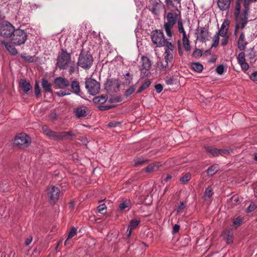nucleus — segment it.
Listing matches in <instances>:
<instances>
[{"label": "nucleus", "mask_w": 257, "mask_h": 257, "mask_svg": "<svg viewBox=\"0 0 257 257\" xmlns=\"http://www.w3.org/2000/svg\"><path fill=\"white\" fill-rule=\"evenodd\" d=\"M174 10H172L170 12L167 13L165 18L166 21L164 24V29L165 31L167 36L169 37L172 36V29L174 25L178 21L181 20V12L178 9L177 7L174 8Z\"/></svg>", "instance_id": "1"}, {"label": "nucleus", "mask_w": 257, "mask_h": 257, "mask_svg": "<svg viewBox=\"0 0 257 257\" xmlns=\"http://www.w3.org/2000/svg\"><path fill=\"white\" fill-rule=\"evenodd\" d=\"M71 61L70 54L66 50L62 49L58 54L56 65L60 70L66 69Z\"/></svg>", "instance_id": "2"}, {"label": "nucleus", "mask_w": 257, "mask_h": 257, "mask_svg": "<svg viewBox=\"0 0 257 257\" xmlns=\"http://www.w3.org/2000/svg\"><path fill=\"white\" fill-rule=\"evenodd\" d=\"M93 62L92 55L88 53L82 52L79 57L78 65L84 69L89 68Z\"/></svg>", "instance_id": "3"}, {"label": "nucleus", "mask_w": 257, "mask_h": 257, "mask_svg": "<svg viewBox=\"0 0 257 257\" xmlns=\"http://www.w3.org/2000/svg\"><path fill=\"white\" fill-rule=\"evenodd\" d=\"M85 88L89 94L95 95L99 92L100 84L95 79L89 78L85 81Z\"/></svg>", "instance_id": "4"}, {"label": "nucleus", "mask_w": 257, "mask_h": 257, "mask_svg": "<svg viewBox=\"0 0 257 257\" xmlns=\"http://www.w3.org/2000/svg\"><path fill=\"white\" fill-rule=\"evenodd\" d=\"M27 39V35L24 30H15L12 38V41L15 45L24 44Z\"/></svg>", "instance_id": "5"}, {"label": "nucleus", "mask_w": 257, "mask_h": 257, "mask_svg": "<svg viewBox=\"0 0 257 257\" xmlns=\"http://www.w3.org/2000/svg\"><path fill=\"white\" fill-rule=\"evenodd\" d=\"M31 142L30 138L26 134L22 133L16 136L14 144L19 148H23L28 147Z\"/></svg>", "instance_id": "6"}, {"label": "nucleus", "mask_w": 257, "mask_h": 257, "mask_svg": "<svg viewBox=\"0 0 257 257\" xmlns=\"http://www.w3.org/2000/svg\"><path fill=\"white\" fill-rule=\"evenodd\" d=\"M15 30L14 26L7 21L2 22L0 25V35L4 37L11 36Z\"/></svg>", "instance_id": "7"}, {"label": "nucleus", "mask_w": 257, "mask_h": 257, "mask_svg": "<svg viewBox=\"0 0 257 257\" xmlns=\"http://www.w3.org/2000/svg\"><path fill=\"white\" fill-rule=\"evenodd\" d=\"M151 38L153 43L157 47L163 46L165 44L164 35L160 30H155L152 32Z\"/></svg>", "instance_id": "8"}, {"label": "nucleus", "mask_w": 257, "mask_h": 257, "mask_svg": "<svg viewBox=\"0 0 257 257\" xmlns=\"http://www.w3.org/2000/svg\"><path fill=\"white\" fill-rule=\"evenodd\" d=\"M47 194L51 202L54 203L60 197V191L57 187L51 186L48 188Z\"/></svg>", "instance_id": "9"}, {"label": "nucleus", "mask_w": 257, "mask_h": 257, "mask_svg": "<svg viewBox=\"0 0 257 257\" xmlns=\"http://www.w3.org/2000/svg\"><path fill=\"white\" fill-rule=\"evenodd\" d=\"M141 65H140V69L142 71V75L143 76L148 75L146 71L150 70L151 67V63L149 59L144 56L141 57Z\"/></svg>", "instance_id": "10"}, {"label": "nucleus", "mask_w": 257, "mask_h": 257, "mask_svg": "<svg viewBox=\"0 0 257 257\" xmlns=\"http://www.w3.org/2000/svg\"><path fill=\"white\" fill-rule=\"evenodd\" d=\"M195 34L197 39L202 42H205L210 36L208 30L204 27L198 28Z\"/></svg>", "instance_id": "11"}, {"label": "nucleus", "mask_w": 257, "mask_h": 257, "mask_svg": "<svg viewBox=\"0 0 257 257\" xmlns=\"http://www.w3.org/2000/svg\"><path fill=\"white\" fill-rule=\"evenodd\" d=\"M71 136L72 133L71 132H63L61 133H58L52 131V133L50 134L49 137L52 140L59 141Z\"/></svg>", "instance_id": "12"}, {"label": "nucleus", "mask_w": 257, "mask_h": 257, "mask_svg": "<svg viewBox=\"0 0 257 257\" xmlns=\"http://www.w3.org/2000/svg\"><path fill=\"white\" fill-rule=\"evenodd\" d=\"M237 62L243 70L246 71L249 68L248 64L245 62V54L244 52H240L237 57Z\"/></svg>", "instance_id": "13"}, {"label": "nucleus", "mask_w": 257, "mask_h": 257, "mask_svg": "<svg viewBox=\"0 0 257 257\" xmlns=\"http://www.w3.org/2000/svg\"><path fill=\"white\" fill-rule=\"evenodd\" d=\"M54 83L59 88L67 87L70 85L69 81L62 77L56 78L54 80Z\"/></svg>", "instance_id": "14"}, {"label": "nucleus", "mask_w": 257, "mask_h": 257, "mask_svg": "<svg viewBox=\"0 0 257 257\" xmlns=\"http://www.w3.org/2000/svg\"><path fill=\"white\" fill-rule=\"evenodd\" d=\"M232 0H218L217 6L220 10L228 11Z\"/></svg>", "instance_id": "15"}, {"label": "nucleus", "mask_w": 257, "mask_h": 257, "mask_svg": "<svg viewBox=\"0 0 257 257\" xmlns=\"http://www.w3.org/2000/svg\"><path fill=\"white\" fill-rule=\"evenodd\" d=\"M229 21L228 20H225L221 26L220 29L218 34V35L222 37L227 36V33L229 28Z\"/></svg>", "instance_id": "16"}, {"label": "nucleus", "mask_w": 257, "mask_h": 257, "mask_svg": "<svg viewBox=\"0 0 257 257\" xmlns=\"http://www.w3.org/2000/svg\"><path fill=\"white\" fill-rule=\"evenodd\" d=\"M222 236L227 243H231L233 242V234L231 229L224 230L222 232Z\"/></svg>", "instance_id": "17"}, {"label": "nucleus", "mask_w": 257, "mask_h": 257, "mask_svg": "<svg viewBox=\"0 0 257 257\" xmlns=\"http://www.w3.org/2000/svg\"><path fill=\"white\" fill-rule=\"evenodd\" d=\"M206 152L212 157H217L219 155V149H216L211 146H206L205 147Z\"/></svg>", "instance_id": "18"}, {"label": "nucleus", "mask_w": 257, "mask_h": 257, "mask_svg": "<svg viewBox=\"0 0 257 257\" xmlns=\"http://www.w3.org/2000/svg\"><path fill=\"white\" fill-rule=\"evenodd\" d=\"M247 43L245 40V37L243 33H241L238 40V48L242 51L245 49Z\"/></svg>", "instance_id": "19"}, {"label": "nucleus", "mask_w": 257, "mask_h": 257, "mask_svg": "<svg viewBox=\"0 0 257 257\" xmlns=\"http://www.w3.org/2000/svg\"><path fill=\"white\" fill-rule=\"evenodd\" d=\"M106 85V86L109 87L110 90H112L113 91H115V89H118L119 87L118 81L117 80L113 79L108 80Z\"/></svg>", "instance_id": "20"}, {"label": "nucleus", "mask_w": 257, "mask_h": 257, "mask_svg": "<svg viewBox=\"0 0 257 257\" xmlns=\"http://www.w3.org/2000/svg\"><path fill=\"white\" fill-rule=\"evenodd\" d=\"M1 43L5 45L6 48L7 49V50L9 52V53L11 54H12L13 55H15L18 53L17 49L12 44H9L7 42H5L4 41H2Z\"/></svg>", "instance_id": "21"}, {"label": "nucleus", "mask_w": 257, "mask_h": 257, "mask_svg": "<svg viewBox=\"0 0 257 257\" xmlns=\"http://www.w3.org/2000/svg\"><path fill=\"white\" fill-rule=\"evenodd\" d=\"M41 83L42 86L45 92L52 93V85L46 79H43Z\"/></svg>", "instance_id": "22"}, {"label": "nucleus", "mask_w": 257, "mask_h": 257, "mask_svg": "<svg viewBox=\"0 0 257 257\" xmlns=\"http://www.w3.org/2000/svg\"><path fill=\"white\" fill-rule=\"evenodd\" d=\"M173 58V55L170 52V50L166 49L164 53V59L165 62L168 63L170 64V66H172Z\"/></svg>", "instance_id": "23"}, {"label": "nucleus", "mask_w": 257, "mask_h": 257, "mask_svg": "<svg viewBox=\"0 0 257 257\" xmlns=\"http://www.w3.org/2000/svg\"><path fill=\"white\" fill-rule=\"evenodd\" d=\"M71 88L73 92L77 95H79L80 91L79 83L78 81L74 80L71 83Z\"/></svg>", "instance_id": "24"}, {"label": "nucleus", "mask_w": 257, "mask_h": 257, "mask_svg": "<svg viewBox=\"0 0 257 257\" xmlns=\"http://www.w3.org/2000/svg\"><path fill=\"white\" fill-rule=\"evenodd\" d=\"M20 85L25 93H27L32 88L30 83L25 79L21 80Z\"/></svg>", "instance_id": "25"}, {"label": "nucleus", "mask_w": 257, "mask_h": 257, "mask_svg": "<svg viewBox=\"0 0 257 257\" xmlns=\"http://www.w3.org/2000/svg\"><path fill=\"white\" fill-rule=\"evenodd\" d=\"M130 201L127 199L123 200L119 205V209L121 211L129 210Z\"/></svg>", "instance_id": "26"}, {"label": "nucleus", "mask_w": 257, "mask_h": 257, "mask_svg": "<svg viewBox=\"0 0 257 257\" xmlns=\"http://www.w3.org/2000/svg\"><path fill=\"white\" fill-rule=\"evenodd\" d=\"M68 68H69L68 72L70 74H72L74 72L77 71L78 68L77 65L74 61H71Z\"/></svg>", "instance_id": "27"}, {"label": "nucleus", "mask_w": 257, "mask_h": 257, "mask_svg": "<svg viewBox=\"0 0 257 257\" xmlns=\"http://www.w3.org/2000/svg\"><path fill=\"white\" fill-rule=\"evenodd\" d=\"M159 167V164L157 163H153L150 164L146 168V171L147 172H151L153 171H156L158 170Z\"/></svg>", "instance_id": "28"}, {"label": "nucleus", "mask_w": 257, "mask_h": 257, "mask_svg": "<svg viewBox=\"0 0 257 257\" xmlns=\"http://www.w3.org/2000/svg\"><path fill=\"white\" fill-rule=\"evenodd\" d=\"M75 114L77 117L81 118L86 115V111L82 107H78L75 110Z\"/></svg>", "instance_id": "29"}, {"label": "nucleus", "mask_w": 257, "mask_h": 257, "mask_svg": "<svg viewBox=\"0 0 257 257\" xmlns=\"http://www.w3.org/2000/svg\"><path fill=\"white\" fill-rule=\"evenodd\" d=\"M181 0H165V2L167 7L171 6L173 8L177 7L176 5H179L180 7Z\"/></svg>", "instance_id": "30"}, {"label": "nucleus", "mask_w": 257, "mask_h": 257, "mask_svg": "<svg viewBox=\"0 0 257 257\" xmlns=\"http://www.w3.org/2000/svg\"><path fill=\"white\" fill-rule=\"evenodd\" d=\"M76 231H77V229L74 227H73L71 228L70 232L68 233L67 238L66 240L65 241V245L69 244V242L68 240L69 239L72 238L73 236H74L76 234Z\"/></svg>", "instance_id": "31"}, {"label": "nucleus", "mask_w": 257, "mask_h": 257, "mask_svg": "<svg viewBox=\"0 0 257 257\" xmlns=\"http://www.w3.org/2000/svg\"><path fill=\"white\" fill-rule=\"evenodd\" d=\"M191 68L194 71L197 72H200L202 71L203 67L202 64L199 63H193L191 64Z\"/></svg>", "instance_id": "32"}, {"label": "nucleus", "mask_w": 257, "mask_h": 257, "mask_svg": "<svg viewBox=\"0 0 257 257\" xmlns=\"http://www.w3.org/2000/svg\"><path fill=\"white\" fill-rule=\"evenodd\" d=\"M140 222V219H134L131 220L128 226L129 228L132 230L135 229L139 225Z\"/></svg>", "instance_id": "33"}, {"label": "nucleus", "mask_w": 257, "mask_h": 257, "mask_svg": "<svg viewBox=\"0 0 257 257\" xmlns=\"http://www.w3.org/2000/svg\"><path fill=\"white\" fill-rule=\"evenodd\" d=\"M107 100V97L105 95L95 97L93 98V101L95 103H103Z\"/></svg>", "instance_id": "34"}, {"label": "nucleus", "mask_w": 257, "mask_h": 257, "mask_svg": "<svg viewBox=\"0 0 257 257\" xmlns=\"http://www.w3.org/2000/svg\"><path fill=\"white\" fill-rule=\"evenodd\" d=\"M21 57L25 61L29 62H34L36 61L35 57L27 55L26 53L22 54Z\"/></svg>", "instance_id": "35"}, {"label": "nucleus", "mask_w": 257, "mask_h": 257, "mask_svg": "<svg viewBox=\"0 0 257 257\" xmlns=\"http://www.w3.org/2000/svg\"><path fill=\"white\" fill-rule=\"evenodd\" d=\"M218 171V167L217 166L213 165L210 167L207 170L208 175L209 176H213Z\"/></svg>", "instance_id": "36"}, {"label": "nucleus", "mask_w": 257, "mask_h": 257, "mask_svg": "<svg viewBox=\"0 0 257 257\" xmlns=\"http://www.w3.org/2000/svg\"><path fill=\"white\" fill-rule=\"evenodd\" d=\"M189 38H187L184 40H182L183 47L185 50L187 51H189L191 50V47L190 45V41L189 40Z\"/></svg>", "instance_id": "37"}, {"label": "nucleus", "mask_w": 257, "mask_h": 257, "mask_svg": "<svg viewBox=\"0 0 257 257\" xmlns=\"http://www.w3.org/2000/svg\"><path fill=\"white\" fill-rule=\"evenodd\" d=\"M243 218L240 216L235 218L233 221V225L237 228L238 226L241 225L243 221Z\"/></svg>", "instance_id": "38"}, {"label": "nucleus", "mask_w": 257, "mask_h": 257, "mask_svg": "<svg viewBox=\"0 0 257 257\" xmlns=\"http://www.w3.org/2000/svg\"><path fill=\"white\" fill-rule=\"evenodd\" d=\"M191 179V175L189 173L186 174L180 179V181L183 184H186Z\"/></svg>", "instance_id": "39"}, {"label": "nucleus", "mask_w": 257, "mask_h": 257, "mask_svg": "<svg viewBox=\"0 0 257 257\" xmlns=\"http://www.w3.org/2000/svg\"><path fill=\"white\" fill-rule=\"evenodd\" d=\"M71 91L69 90H60L58 92H57L56 94L59 97H62L65 95H70L71 94Z\"/></svg>", "instance_id": "40"}, {"label": "nucleus", "mask_w": 257, "mask_h": 257, "mask_svg": "<svg viewBox=\"0 0 257 257\" xmlns=\"http://www.w3.org/2000/svg\"><path fill=\"white\" fill-rule=\"evenodd\" d=\"M151 84V82L150 81H146L141 87L138 90L137 92L140 93L144 89L148 88Z\"/></svg>", "instance_id": "41"}, {"label": "nucleus", "mask_w": 257, "mask_h": 257, "mask_svg": "<svg viewBox=\"0 0 257 257\" xmlns=\"http://www.w3.org/2000/svg\"><path fill=\"white\" fill-rule=\"evenodd\" d=\"M219 41V36L218 34H215L213 38V44L212 47H216L218 46Z\"/></svg>", "instance_id": "42"}, {"label": "nucleus", "mask_w": 257, "mask_h": 257, "mask_svg": "<svg viewBox=\"0 0 257 257\" xmlns=\"http://www.w3.org/2000/svg\"><path fill=\"white\" fill-rule=\"evenodd\" d=\"M42 130L43 133L48 137L50 136L52 132L47 125H43Z\"/></svg>", "instance_id": "43"}, {"label": "nucleus", "mask_w": 257, "mask_h": 257, "mask_svg": "<svg viewBox=\"0 0 257 257\" xmlns=\"http://www.w3.org/2000/svg\"><path fill=\"white\" fill-rule=\"evenodd\" d=\"M213 194L212 189L211 187H208L205 191V197L209 198Z\"/></svg>", "instance_id": "44"}, {"label": "nucleus", "mask_w": 257, "mask_h": 257, "mask_svg": "<svg viewBox=\"0 0 257 257\" xmlns=\"http://www.w3.org/2000/svg\"><path fill=\"white\" fill-rule=\"evenodd\" d=\"M98 211L101 214H104L106 209V206L104 204L99 205L97 207Z\"/></svg>", "instance_id": "45"}, {"label": "nucleus", "mask_w": 257, "mask_h": 257, "mask_svg": "<svg viewBox=\"0 0 257 257\" xmlns=\"http://www.w3.org/2000/svg\"><path fill=\"white\" fill-rule=\"evenodd\" d=\"M35 93L36 97H39L41 94V90L39 86L38 82L36 81L35 84Z\"/></svg>", "instance_id": "46"}, {"label": "nucleus", "mask_w": 257, "mask_h": 257, "mask_svg": "<svg viewBox=\"0 0 257 257\" xmlns=\"http://www.w3.org/2000/svg\"><path fill=\"white\" fill-rule=\"evenodd\" d=\"M232 152V149L227 150V149H219V155L225 156L229 154L230 152Z\"/></svg>", "instance_id": "47"}, {"label": "nucleus", "mask_w": 257, "mask_h": 257, "mask_svg": "<svg viewBox=\"0 0 257 257\" xmlns=\"http://www.w3.org/2000/svg\"><path fill=\"white\" fill-rule=\"evenodd\" d=\"M177 24H178V29L179 33H184V32H185V31L184 30L182 21L181 20L178 21Z\"/></svg>", "instance_id": "48"}, {"label": "nucleus", "mask_w": 257, "mask_h": 257, "mask_svg": "<svg viewBox=\"0 0 257 257\" xmlns=\"http://www.w3.org/2000/svg\"><path fill=\"white\" fill-rule=\"evenodd\" d=\"M135 89H136L135 87H134V86L130 87L128 89H127L126 90L125 95L126 96H128L131 95L132 94H133L134 92Z\"/></svg>", "instance_id": "49"}, {"label": "nucleus", "mask_w": 257, "mask_h": 257, "mask_svg": "<svg viewBox=\"0 0 257 257\" xmlns=\"http://www.w3.org/2000/svg\"><path fill=\"white\" fill-rule=\"evenodd\" d=\"M169 66H171L170 64L165 62V61L161 63V69L162 70H166Z\"/></svg>", "instance_id": "50"}, {"label": "nucleus", "mask_w": 257, "mask_h": 257, "mask_svg": "<svg viewBox=\"0 0 257 257\" xmlns=\"http://www.w3.org/2000/svg\"><path fill=\"white\" fill-rule=\"evenodd\" d=\"M185 206V204L183 202H181L177 209V212L178 213L181 212L184 209Z\"/></svg>", "instance_id": "51"}, {"label": "nucleus", "mask_w": 257, "mask_h": 257, "mask_svg": "<svg viewBox=\"0 0 257 257\" xmlns=\"http://www.w3.org/2000/svg\"><path fill=\"white\" fill-rule=\"evenodd\" d=\"M256 208V206L254 203H251L249 206L247 208L246 211L250 212L254 210Z\"/></svg>", "instance_id": "52"}, {"label": "nucleus", "mask_w": 257, "mask_h": 257, "mask_svg": "<svg viewBox=\"0 0 257 257\" xmlns=\"http://www.w3.org/2000/svg\"><path fill=\"white\" fill-rule=\"evenodd\" d=\"M224 70V67L222 65L217 66L216 69L217 73L219 74H222L223 73Z\"/></svg>", "instance_id": "53"}, {"label": "nucleus", "mask_w": 257, "mask_h": 257, "mask_svg": "<svg viewBox=\"0 0 257 257\" xmlns=\"http://www.w3.org/2000/svg\"><path fill=\"white\" fill-rule=\"evenodd\" d=\"M250 79L253 81H257V71L254 72L250 75Z\"/></svg>", "instance_id": "54"}, {"label": "nucleus", "mask_w": 257, "mask_h": 257, "mask_svg": "<svg viewBox=\"0 0 257 257\" xmlns=\"http://www.w3.org/2000/svg\"><path fill=\"white\" fill-rule=\"evenodd\" d=\"M113 107L112 105H102L99 106V108L100 110L104 111L111 108Z\"/></svg>", "instance_id": "55"}, {"label": "nucleus", "mask_w": 257, "mask_h": 257, "mask_svg": "<svg viewBox=\"0 0 257 257\" xmlns=\"http://www.w3.org/2000/svg\"><path fill=\"white\" fill-rule=\"evenodd\" d=\"M163 86L161 84H158L155 85V89L156 91L159 93L163 90Z\"/></svg>", "instance_id": "56"}, {"label": "nucleus", "mask_w": 257, "mask_h": 257, "mask_svg": "<svg viewBox=\"0 0 257 257\" xmlns=\"http://www.w3.org/2000/svg\"><path fill=\"white\" fill-rule=\"evenodd\" d=\"M180 229V226L178 224H175L173 227L172 233L175 234L178 232Z\"/></svg>", "instance_id": "57"}, {"label": "nucleus", "mask_w": 257, "mask_h": 257, "mask_svg": "<svg viewBox=\"0 0 257 257\" xmlns=\"http://www.w3.org/2000/svg\"><path fill=\"white\" fill-rule=\"evenodd\" d=\"M157 5V4H156V6H154L153 7L152 9V12L155 14V15H158L159 13V11L156 8V6Z\"/></svg>", "instance_id": "58"}, {"label": "nucleus", "mask_w": 257, "mask_h": 257, "mask_svg": "<svg viewBox=\"0 0 257 257\" xmlns=\"http://www.w3.org/2000/svg\"><path fill=\"white\" fill-rule=\"evenodd\" d=\"M228 43V37L226 36L223 37V40L221 41V45L222 46H225Z\"/></svg>", "instance_id": "59"}, {"label": "nucleus", "mask_w": 257, "mask_h": 257, "mask_svg": "<svg viewBox=\"0 0 257 257\" xmlns=\"http://www.w3.org/2000/svg\"><path fill=\"white\" fill-rule=\"evenodd\" d=\"M33 239V238L32 236H30L28 238H27L25 241V245H29L32 242Z\"/></svg>", "instance_id": "60"}, {"label": "nucleus", "mask_w": 257, "mask_h": 257, "mask_svg": "<svg viewBox=\"0 0 257 257\" xmlns=\"http://www.w3.org/2000/svg\"><path fill=\"white\" fill-rule=\"evenodd\" d=\"M119 124V122H110L108 123V126L110 127H115L117 125Z\"/></svg>", "instance_id": "61"}, {"label": "nucleus", "mask_w": 257, "mask_h": 257, "mask_svg": "<svg viewBox=\"0 0 257 257\" xmlns=\"http://www.w3.org/2000/svg\"><path fill=\"white\" fill-rule=\"evenodd\" d=\"M248 56L250 59H253L255 57V52L253 51H251V52L249 54Z\"/></svg>", "instance_id": "62"}, {"label": "nucleus", "mask_w": 257, "mask_h": 257, "mask_svg": "<svg viewBox=\"0 0 257 257\" xmlns=\"http://www.w3.org/2000/svg\"><path fill=\"white\" fill-rule=\"evenodd\" d=\"M132 230L130 228H129V227L128 228L127 231H126V235L127 236V237H129L131 234H132Z\"/></svg>", "instance_id": "63"}, {"label": "nucleus", "mask_w": 257, "mask_h": 257, "mask_svg": "<svg viewBox=\"0 0 257 257\" xmlns=\"http://www.w3.org/2000/svg\"><path fill=\"white\" fill-rule=\"evenodd\" d=\"M168 48L167 49L170 50V52H171V51H172L173 50L174 46H173V45L172 43H170L168 45Z\"/></svg>", "instance_id": "64"}]
</instances>
